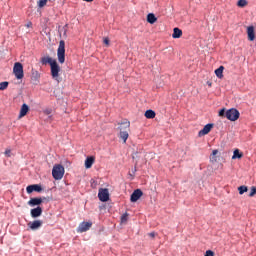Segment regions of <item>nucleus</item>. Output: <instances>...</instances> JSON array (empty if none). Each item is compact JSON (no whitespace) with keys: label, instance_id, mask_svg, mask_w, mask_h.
Masks as SVG:
<instances>
[{"label":"nucleus","instance_id":"22","mask_svg":"<svg viewBox=\"0 0 256 256\" xmlns=\"http://www.w3.org/2000/svg\"><path fill=\"white\" fill-rule=\"evenodd\" d=\"M40 77H41V74H39V71L32 69V77H31L32 81H39Z\"/></svg>","mask_w":256,"mask_h":256},{"label":"nucleus","instance_id":"35","mask_svg":"<svg viewBox=\"0 0 256 256\" xmlns=\"http://www.w3.org/2000/svg\"><path fill=\"white\" fill-rule=\"evenodd\" d=\"M25 27H27V28L29 29V28L33 27V23H32V22H28V23L25 25Z\"/></svg>","mask_w":256,"mask_h":256},{"label":"nucleus","instance_id":"23","mask_svg":"<svg viewBox=\"0 0 256 256\" xmlns=\"http://www.w3.org/2000/svg\"><path fill=\"white\" fill-rule=\"evenodd\" d=\"M144 115L146 119H155L156 114H155V111L153 110H147Z\"/></svg>","mask_w":256,"mask_h":256},{"label":"nucleus","instance_id":"1","mask_svg":"<svg viewBox=\"0 0 256 256\" xmlns=\"http://www.w3.org/2000/svg\"><path fill=\"white\" fill-rule=\"evenodd\" d=\"M131 127V122H124L120 124V139L123 140V143H127V139H129V131Z\"/></svg>","mask_w":256,"mask_h":256},{"label":"nucleus","instance_id":"32","mask_svg":"<svg viewBox=\"0 0 256 256\" xmlns=\"http://www.w3.org/2000/svg\"><path fill=\"white\" fill-rule=\"evenodd\" d=\"M226 113H227V112H225V108L221 109V110L219 111V117H226Z\"/></svg>","mask_w":256,"mask_h":256},{"label":"nucleus","instance_id":"25","mask_svg":"<svg viewBox=\"0 0 256 256\" xmlns=\"http://www.w3.org/2000/svg\"><path fill=\"white\" fill-rule=\"evenodd\" d=\"M217 153H219V150H213V152H212V156H211V158H210V161L212 162V163H217Z\"/></svg>","mask_w":256,"mask_h":256},{"label":"nucleus","instance_id":"4","mask_svg":"<svg viewBox=\"0 0 256 256\" xmlns=\"http://www.w3.org/2000/svg\"><path fill=\"white\" fill-rule=\"evenodd\" d=\"M13 73L16 77V79H23L25 76L23 73V64L21 62H16L13 67Z\"/></svg>","mask_w":256,"mask_h":256},{"label":"nucleus","instance_id":"28","mask_svg":"<svg viewBox=\"0 0 256 256\" xmlns=\"http://www.w3.org/2000/svg\"><path fill=\"white\" fill-rule=\"evenodd\" d=\"M237 6L238 7H247V0H238Z\"/></svg>","mask_w":256,"mask_h":256},{"label":"nucleus","instance_id":"31","mask_svg":"<svg viewBox=\"0 0 256 256\" xmlns=\"http://www.w3.org/2000/svg\"><path fill=\"white\" fill-rule=\"evenodd\" d=\"M256 195V187L252 186L250 189L249 197H255Z\"/></svg>","mask_w":256,"mask_h":256},{"label":"nucleus","instance_id":"12","mask_svg":"<svg viewBox=\"0 0 256 256\" xmlns=\"http://www.w3.org/2000/svg\"><path fill=\"white\" fill-rule=\"evenodd\" d=\"M26 191L28 194L33 193V191H36L37 193H41V191H43V188L41 187V185L33 184V185L27 186Z\"/></svg>","mask_w":256,"mask_h":256},{"label":"nucleus","instance_id":"5","mask_svg":"<svg viewBox=\"0 0 256 256\" xmlns=\"http://www.w3.org/2000/svg\"><path fill=\"white\" fill-rule=\"evenodd\" d=\"M240 115L241 114L239 113V110H237L235 108H231L226 111V119H228L229 121H237V119H239Z\"/></svg>","mask_w":256,"mask_h":256},{"label":"nucleus","instance_id":"33","mask_svg":"<svg viewBox=\"0 0 256 256\" xmlns=\"http://www.w3.org/2000/svg\"><path fill=\"white\" fill-rule=\"evenodd\" d=\"M205 256H215V252L212 250H207Z\"/></svg>","mask_w":256,"mask_h":256},{"label":"nucleus","instance_id":"15","mask_svg":"<svg viewBox=\"0 0 256 256\" xmlns=\"http://www.w3.org/2000/svg\"><path fill=\"white\" fill-rule=\"evenodd\" d=\"M247 35L249 41H255V27L248 26L247 27Z\"/></svg>","mask_w":256,"mask_h":256},{"label":"nucleus","instance_id":"6","mask_svg":"<svg viewBox=\"0 0 256 256\" xmlns=\"http://www.w3.org/2000/svg\"><path fill=\"white\" fill-rule=\"evenodd\" d=\"M51 69V76L53 79H57V77H59V73L61 72V67L59 66V64L56 62H53L50 66Z\"/></svg>","mask_w":256,"mask_h":256},{"label":"nucleus","instance_id":"3","mask_svg":"<svg viewBox=\"0 0 256 256\" xmlns=\"http://www.w3.org/2000/svg\"><path fill=\"white\" fill-rule=\"evenodd\" d=\"M57 57L59 63H65V40H60L59 46L57 49Z\"/></svg>","mask_w":256,"mask_h":256},{"label":"nucleus","instance_id":"2","mask_svg":"<svg viewBox=\"0 0 256 256\" xmlns=\"http://www.w3.org/2000/svg\"><path fill=\"white\" fill-rule=\"evenodd\" d=\"M63 175H65V167L61 164L54 165L52 169V177L56 181H61V179H63Z\"/></svg>","mask_w":256,"mask_h":256},{"label":"nucleus","instance_id":"30","mask_svg":"<svg viewBox=\"0 0 256 256\" xmlns=\"http://www.w3.org/2000/svg\"><path fill=\"white\" fill-rule=\"evenodd\" d=\"M129 219V214L125 213L121 216V223H127V220Z\"/></svg>","mask_w":256,"mask_h":256},{"label":"nucleus","instance_id":"27","mask_svg":"<svg viewBox=\"0 0 256 256\" xmlns=\"http://www.w3.org/2000/svg\"><path fill=\"white\" fill-rule=\"evenodd\" d=\"M238 191H239L240 195H243V193H247L248 188H247V186H240V187H238Z\"/></svg>","mask_w":256,"mask_h":256},{"label":"nucleus","instance_id":"14","mask_svg":"<svg viewBox=\"0 0 256 256\" xmlns=\"http://www.w3.org/2000/svg\"><path fill=\"white\" fill-rule=\"evenodd\" d=\"M56 61H57V60H55V59H53V58H51V57H49V56L42 57V58L40 59L41 65H50V67H51V65H52L53 63H55Z\"/></svg>","mask_w":256,"mask_h":256},{"label":"nucleus","instance_id":"26","mask_svg":"<svg viewBox=\"0 0 256 256\" xmlns=\"http://www.w3.org/2000/svg\"><path fill=\"white\" fill-rule=\"evenodd\" d=\"M9 87V82H1L0 83V91H5Z\"/></svg>","mask_w":256,"mask_h":256},{"label":"nucleus","instance_id":"38","mask_svg":"<svg viewBox=\"0 0 256 256\" xmlns=\"http://www.w3.org/2000/svg\"><path fill=\"white\" fill-rule=\"evenodd\" d=\"M86 1L87 3H93V0H83Z\"/></svg>","mask_w":256,"mask_h":256},{"label":"nucleus","instance_id":"13","mask_svg":"<svg viewBox=\"0 0 256 256\" xmlns=\"http://www.w3.org/2000/svg\"><path fill=\"white\" fill-rule=\"evenodd\" d=\"M41 225H43V221H41V220H34L33 222L28 223V227L32 231H36V229H39L41 227Z\"/></svg>","mask_w":256,"mask_h":256},{"label":"nucleus","instance_id":"17","mask_svg":"<svg viewBox=\"0 0 256 256\" xmlns=\"http://www.w3.org/2000/svg\"><path fill=\"white\" fill-rule=\"evenodd\" d=\"M29 113V105L23 104L20 109L19 119L25 117Z\"/></svg>","mask_w":256,"mask_h":256},{"label":"nucleus","instance_id":"29","mask_svg":"<svg viewBox=\"0 0 256 256\" xmlns=\"http://www.w3.org/2000/svg\"><path fill=\"white\" fill-rule=\"evenodd\" d=\"M45 5H47V0H39L38 1V7L40 9H43V7H45Z\"/></svg>","mask_w":256,"mask_h":256},{"label":"nucleus","instance_id":"8","mask_svg":"<svg viewBox=\"0 0 256 256\" xmlns=\"http://www.w3.org/2000/svg\"><path fill=\"white\" fill-rule=\"evenodd\" d=\"M93 227V223L91 222H82L79 224L77 228L78 233H85V231H89Z\"/></svg>","mask_w":256,"mask_h":256},{"label":"nucleus","instance_id":"11","mask_svg":"<svg viewBox=\"0 0 256 256\" xmlns=\"http://www.w3.org/2000/svg\"><path fill=\"white\" fill-rule=\"evenodd\" d=\"M30 215L31 217H33V219H37V217H41V215H43V208H41V206H38L36 208L31 209Z\"/></svg>","mask_w":256,"mask_h":256},{"label":"nucleus","instance_id":"36","mask_svg":"<svg viewBox=\"0 0 256 256\" xmlns=\"http://www.w3.org/2000/svg\"><path fill=\"white\" fill-rule=\"evenodd\" d=\"M148 236H149V237H152V238L155 237V232H150V233L148 234Z\"/></svg>","mask_w":256,"mask_h":256},{"label":"nucleus","instance_id":"9","mask_svg":"<svg viewBox=\"0 0 256 256\" xmlns=\"http://www.w3.org/2000/svg\"><path fill=\"white\" fill-rule=\"evenodd\" d=\"M141 197H143V191H141V189H136L131 194L130 201H131V203H137V201H139V199H141Z\"/></svg>","mask_w":256,"mask_h":256},{"label":"nucleus","instance_id":"7","mask_svg":"<svg viewBox=\"0 0 256 256\" xmlns=\"http://www.w3.org/2000/svg\"><path fill=\"white\" fill-rule=\"evenodd\" d=\"M98 198L103 203L109 201V189L107 188H100L98 192Z\"/></svg>","mask_w":256,"mask_h":256},{"label":"nucleus","instance_id":"18","mask_svg":"<svg viewBox=\"0 0 256 256\" xmlns=\"http://www.w3.org/2000/svg\"><path fill=\"white\" fill-rule=\"evenodd\" d=\"M93 163H95V157L90 156V157L86 158L85 168L86 169H91V167H93Z\"/></svg>","mask_w":256,"mask_h":256},{"label":"nucleus","instance_id":"19","mask_svg":"<svg viewBox=\"0 0 256 256\" xmlns=\"http://www.w3.org/2000/svg\"><path fill=\"white\" fill-rule=\"evenodd\" d=\"M182 36H183V31L181 29L179 28L173 29V34H172L173 39H181Z\"/></svg>","mask_w":256,"mask_h":256},{"label":"nucleus","instance_id":"24","mask_svg":"<svg viewBox=\"0 0 256 256\" xmlns=\"http://www.w3.org/2000/svg\"><path fill=\"white\" fill-rule=\"evenodd\" d=\"M243 158V153L239 151V149L234 150L232 159H242Z\"/></svg>","mask_w":256,"mask_h":256},{"label":"nucleus","instance_id":"37","mask_svg":"<svg viewBox=\"0 0 256 256\" xmlns=\"http://www.w3.org/2000/svg\"><path fill=\"white\" fill-rule=\"evenodd\" d=\"M9 153H11V150H6L5 151V155H9Z\"/></svg>","mask_w":256,"mask_h":256},{"label":"nucleus","instance_id":"10","mask_svg":"<svg viewBox=\"0 0 256 256\" xmlns=\"http://www.w3.org/2000/svg\"><path fill=\"white\" fill-rule=\"evenodd\" d=\"M213 127H215V124H213V123L206 124L204 126V128L199 131L198 136L203 137L205 135H209V133H211V129H213Z\"/></svg>","mask_w":256,"mask_h":256},{"label":"nucleus","instance_id":"21","mask_svg":"<svg viewBox=\"0 0 256 256\" xmlns=\"http://www.w3.org/2000/svg\"><path fill=\"white\" fill-rule=\"evenodd\" d=\"M223 71H225L224 66H220L219 68H217L215 70V75H216V77H218V79H223Z\"/></svg>","mask_w":256,"mask_h":256},{"label":"nucleus","instance_id":"20","mask_svg":"<svg viewBox=\"0 0 256 256\" xmlns=\"http://www.w3.org/2000/svg\"><path fill=\"white\" fill-rule=\"evenodd\" d=\"M147 22L150 23V25H154V23H157V17L153 13H149L147 15Z\"/></svg>","mask_w":256,"mask_h":256},{"label":"nucleus","instance_id":"16","mask_svg":"<svg viewBox=\"0 0 256 256\" xmlns=\"http://www.w3.org/2000/svg\"><path fill=\"white\" fill-rule=\"evenodd\" d=\"M41 203H43V198H31L28 201L30 207H37V205H41Z\"/></svg>","mask_w":256,"mask_h":256},{"label":"nucleus","instance_id":"34","mask_svg":"<svg viewBox=\"0 0 256 256\" xmlns=\"http://www.w3.org/2000/svg\"><path fill=\"white\" fill-rule=\"evenodd\" d=\"M103 43L104 45H107V47H109V38H104Z\"/></svg>","mask_w":256,"mask_h":256}]
</instances>
